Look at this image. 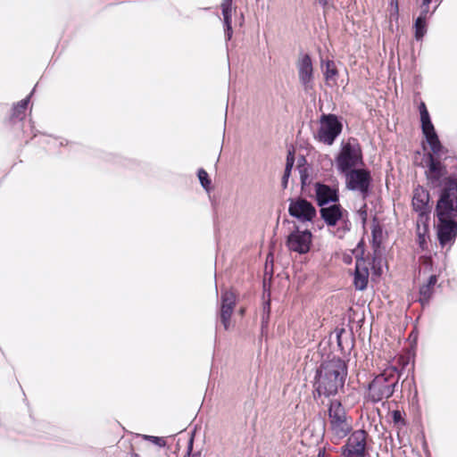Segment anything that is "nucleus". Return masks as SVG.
Here are the masks:
<instances>
[{
  "label": "nucleus",
  "instance_id": "1",
  "mask_svg": "<svg viewBox=\"0 0 457 457\" xmlns=\"http://www.w3.org/2000/svg\"><path fill=\"white\" fill-rule=\"evenodd\" d=\"M438 219L437 236L441 245L450 243L457 235V224L453 220L457 212V179H446L436 209Z\"/></svg>",
  "mask_w": 457,
  "mask_h": 457
},
{
  "label": "nucleus",
  "instance_id": "2",
  "mask_svg": "<svg viewBox=\"0 0 457 457\" xmlns=\"http://www.w3.org/2000/svg\"><path fill=\"white\" fill-rule=\"evenodd\" d=\"M347 376L345 362L340 358H332L323 362L317 370L314 388L319 396L329 397L343 387Z\"/></svg>",
  "mask_w": 457,
  "mask_h": 457
},
{
  "label": "nucleus",
  "instance_id": "3",
  "mask_svg": "<svg viewBox=\"0 0 457 457\" xmlns=\"http://www.w3.org/2000/svg\"><path fill=\"white\" fill-rule=\"evenodd\" d=\"M400 374L397 368L387 367L378 374L369 385L368 397L373 403L391 397L398 384Z\"/></svg>",
  "mask_w": 457,
  "mask_h": 457
},
{
  "label": "nucleus",
  "instance_id": "4",
  "mask_svg": "<svg viewBox=\"0 0 457 457\" xmlns=\"http://www.w3.org/2000/svg\"><path fill=\"white\" fill-rule=\"evenodd\" d=\"M330 429L337 439L345 437L352 430L351 420L346 416L345 411L338 401H331L328 408Z\"/></svg>",
  "mask_w": 457,
  "mask_h": 457
},
{
  "label": "nucleus",
  "instance_id": "5",
  "mask_svg": "<svg viewBox=\"0 0 457 457\" xmlns=\"http://www.w3.org/2000/svg\"><path fill=\"white\" fill-rule=\"evenodd\" d=\"M362 162L361 150L360 145L349 140L342 144L341 150L336 158V164L340 173H346Z\"/></svg>",
  "mask_w": 457,
  "mask_h": 457
},
{
  "label": "nucleus",
  "instance_id": "6",
  "mask_svg": "<svg viewBox=\"0 0 457 457\" xmlns=\"http://www.w3.org/2000/svg\"><path fill=\"white\" fill-rule=\"evenodd\" d=\"M342 129L343 124L335 114H323L320 119L315 138L320 143L332 145Z\"/></svg>",
  "mask_w": 457,
  "mask_h": 457
},
{
  "label": "nucleus",
  "instance_id": "7",
  "mask_svg": "<svg viewBox=\"0 0 457 457\" xmlns=\"http://www.w3.org/2000/svg\"><path fill=\"white\" fill-rule=\"evenodd\" d=\"M344 175L345 176L346 187L359 192L365 198L369 193L371 181L370 172L363 169H353Z\"/></svg>",
  "mask_w": 457,
  "mask_h": 457
},
{
  "label": "nucleus",
  "instance_id": "8",
  "mask_svg": "<svg viewBox=\"0 0 457 457\" xmlns=\"http://www.w3.org/2000/svg\"><path fill=\"white\" fill-rule=\"evenodd\" d=\"M312 238V235L309 230L295 229L288 235L287 246L290 251L304 254L310 250Z\"/></svg>",
  "mask_w": 457,
  "mask_h": 457
},
{
  "label": "nucleus",
  "instance_id": "9",
  "mask_svg": "<svg viewBox=\"0 0 457 457\" xmlns=\"http://www.w3.org/2000/svg\"><path fill=\"white\" fill-rule=\"evenodd\" d=\"M367 434L364 430L354 431L347 439L344 446L345 457H364Z\"/></svg>",
  "mask_w": 457,
  "mask_h": 457
},
{
  "label": "nucleus",
  "instance_id": "10",
  "mask_svg": "<svg viewBox=\"0 0 457 457\" xmlns=\"http://www.w3.org/2000/svg\"><path fill=\"white\" fill-rule=\"evenodd\" d=\"M429 194L421 187H417L413 190L412 207L419 213L418 222L425 223L428 220L430 212Z\"/></svg>",
  "mask_w": 457,
  "mask_h": 457
},
{
  "label": "nucleus",
  "instance_id": "11",
  "mask_svg": "<svg viewBox=\"0 0 457 457\" xmlns=\"http://www.w3.org/2000/svg\"><path fill=\"white\" fill-rule=\"evenodd\" d=\"M296 68L300 83L305 90L312 88L313 86V68L311 57L307 54L299 56Z\"/></svg>",
  "mask_w": 457,
  "mask_h": 457
},
{
  "label": "nucleus",
  "instance_id": "12",
  "mask_svg": "<svg viewBox=\"0 0 457 457\" xmlns=\"http://www.w3.org/2000/svg\"><path fill=\"white\" fill-rule=\"evenodd\" d=\"M288 212L291 216L302 221H311L316 215L315 208L305 199L298 198L289 204Z\"/></svg>",
  "mask_w": 457,
  "mask_h": 457
},
{
  "label": "nucleus",
  "instance_id": "13",
  "mask_svg": "<svg viewBox=\"0 0 457 457\" xmlns=\"http://www.w3.org/2000/svg\"><path fill=\"white\" fill-rule=\"evenodd\" d=\"M221 306L220 312V321L226 330L231 327V315L233 313L237 296L233 291L225 290L221 293Z\"/></svg>",
  "mask_w": 457,
  "mask_h": 457
},
{
  "label": "nucleus",
  "instance_id": "14",
  "mask_svg": "<svg viewBox=\"0 0 457 457\" xmlns=\"http://www.w3.org/2000/svg\"><path fill=\"white\" fill-rule=\"evenodd\" d=\"M320 216L328 227H332L336 226L339 221H344L346 224L347 212L340 204L335 203L321 207Z\"/></svg>",
  "mask_w": 457,
  "mask_h": 457
},
{
  "label": "nucleus",
  "instance_id": "15",
  "mask_svg": "<svg viewBox=\"0 0 457 457\" xmlns=\"http://www.w3.org/2000/svg\"><path fill=\"white\" fill-rule=\"evenodd\" d=\"M315 192L318 204L321 207L338 201L337 190L327 185L317 184Z\"/></svg>",
  "mask_w": 457,
  "mask_h": 457
},
{
  "label": "nucleus",
  "instance_id": "16",
  "mask_svg": "<svg viewBox=\"0 0 457 457\" xmlns=\"http://www.w3.org/2000/svg\"><path fill=\"white\" fill-rule=\"evenodd\" d=\"M446 174L445 168L441 162L429 154L428 169L426 171L428 179L434 185L438 186L441 179Z\"/></svg>",
  "mask_w": 457,
  "mask_h": 457
},
{
  "label": "nucleus",
  "instance_id": "17",
  "mask_svg": "<svg viewBox=\"0 0 457 457\" xmlns=\"http://www.w3.org/2000/svg\"><path fill=\"white\" fill-rule=\"evenodd\" d=\"M369 270L363 259H358L355 264L354 286L358 290H363L368 284Z\"/></svg>",
  "mask_w": 457,
  "mask_h": 457
},
{
  "label": "nucleus",
  "instance_id": "18",
  "mask_svg": "<svg viewBox=\"0 0 457 457\" xmlns=\"http://www.w3.org/2000/svg\"><path fill=\"white\" fill-rule=\"evenodd\" d=\"M221 10L225 26V36L229 40L233 34L231 26L232 0H222Z\"/></svg>",
  "mask_w": 457,
  "mask_h": 457
},
{
  "label": "nucleus",
  "instance_id": "19",
  "mask_svg": "<svg viewBox=\"0 0 457 457\" xmlns=\"http://www.w3.org/2000/svg\"><path fill=\"white\" fill-rule=\"evenodd\" d=\"M423 134L425 135L427 141L430 146L431 151L434 154H440L442 150V145L438 139V137L435 131L434 126H428L422 128Z\"/></svg>",
  "mask_w": 457,
  "mask_h": 457
},
{
  "label": "nucleus",
  "instance_id": "20",
  "mask_svg": "<svg viewBox=\"0 0 457 457\" xmlns=\"http://www.w3.org/2000/svg\"><path fill=\"white\" fill-rule=\"evenodd\" d=\"M437 278L436 275H432L429 277L428 281L426 285H423L420 289V302L421 304L428 303L432 294H433V287L436 284Z\"/></svg>",
  "mask_w": 457,
  "mask_h": 457
},
{
  "label": "nucleus",
  "instance_id": "21",
  "mask_svg": "<svg viewBox=\"0 0 457 457\" xmlns=\"http://www.w3.org/2000/svg\"><path fill=\"white\" fill-rule=\"evenodd\" d=\"M337 75V71L334 62L328 61L326 62V70L324 71V76H325L327 82L330 83L332 81L333 83H335Z\"/></svg>",
  "mask_w": 457,
  "mask_h": 457
},
{
  "label": "nucleus",
  "instance_id": "22",
  "mask_svg": "<svg viewBox=\"0 0 457 457\" xmlns=\"http://www.w3.org/2000/svg\"><path fill=\"white\" fill-rule=\"evenodd\" d=\"M414 28H415V37L418 40L421 39L427 31L426 20H424L423 17H418L415 21Z\"/></svg>",
  "mask_w": 457,
  "mask_h": 457
},
{
  "label": "nucleus",
  "instance_id": "23",
  "mask_svg": "<svg viewBox=\"0 0 457 457\" xmlns=\"http://www.w3.org/2000/svg\"><path fill=\"white\" fill-rule=\"evenodd\" d=\"M420 112L421 128H425L428 126L429 127V126L433 125L430 120L428 112L424 103L420 104Z\"/></svg>",
  "mask_w": 457,
  "mask_h": 457
},
{
  "label": "nucleus",
  "instance_id": "24",
  "mask_svg": "<svg viewBox=\"0 0 457 457\" xmlns=\"http://www.w3.org/2000/svg\"><path fill=\"white\" fill-rule=\"evenodd\" d=\"M293 165H294V158L287 156V164H286V168H285V171H284V176L282 178V185L284 187H287V179L290 176Z\"/></svg>",
  "mask_w": 457,
  "mask_h": 457
},
{
  "label": "nucleus",
  "instance_id": "25",
  "mask_svg": "<svg viewBox=\"0 0 457 457\" xmlns=\"http://www.w3.org/2000/svg\"><path fill=\"white\" fill-rule=\"evenodd\" d=\"M29 101V96L21 100L17 104V105L13 109V115L17 118H21V116L24 113L27 109L28 104Z\"/></svg>",
  "mask_w": 457,
  "mask_h": 457
},
{
  "label": "nucleus",
  "instance_id": "26",
  "mask_svg": "<svg viewBox=\"0 0 457 457\" xmlns=\"http://www.w3.org/2000/svg\"><path fill=\"white\" fill-rule=\"evenodd\" d=\"M198 179H199L203 187L205 189H208V187L211 184V180L208 178V173L204 170L200 169L198 170Z\"/></svg>",
  "mask_w": 457,
  "mask_h": 457
},
{
  "label": "nucleus",
  "instance_id": "27",
  "mask_svg": "<svg viewBox=\"0 0 457 457\" xmlns=\"http://www.w3.org/2000/svg\"><path fill=\"white\" fill-rule=\"evenodd\" d=\"M145 438L152 441L153 443H154L155 445H157L159 446H163L165 445V441L162 437L154 436H145Z\"/></svg>",
  "mask_w": 457,
  "mask_h": 457
},
{
  "label": "nucleus",
  "instance_id": "28",
  "mask_svg": "<svg viewBox=\"0 0 457 457\" xmlns=\"http://www.w3.org/2000/svg\"><path fill=\"white\" fill-rule=\"evenodd\" d=\"M430 3H425V0H422V4L420 5V14L419 17H423L424 20L427 19L428 12L429 11L428 4Z\"/></svg>",
  "mask_w": 457,
  "mask_h": 457
},
{
  "label": "nucleus",
  "instance_id": "29",
  "mask_svg": "<svg viewBox=\"0 0 457 457\" xmlns=\"http://www.w3.org/2000/svg\"><path fill=\"white\" fill-rule=\"evenodd\" d=\"M393 416H394V420L395 422H397L401 419V413L398 411H394Z\"/></svg>",
  "mask_w": 457,
  "mask_h": 457
},
{
  "label": "nucleus",
  "instance_id": "30",
  "mask_svg": "<svg viewBox=\"0 0 457 457\" xmlns=\"http://www.w3.org/2000/svg\"><path fill=\"white\" fill-rule=\"evenodd\" d=\"M419 243H420V247L424 248V244H425L424 236H421V235L419 236Z\"/></svg>",
  "mask_w": 457,
  "mask_h": 457
},
{
  "label": "nucleus",
  "instance_id": "31",
  "mask_svg": "<svg viewBox=\"0 0 457 457\" xmlns=\"http://www.w3.org/2000/svg\"><path fill=\"white\" fill-rule=\"evenodd\" d=\"M317 457H326V452L324 449H320Z\"/></svg>",
  "mask_w": 457,
  "mask_h": 457
},
{
  "label": "nucleus",
  "instance_id": "32",
  "mask_svg": "<svg viewBox=\"0 0 457 457\" xmlns=\"http://www.w3.org/2000/svg\"><path fill=\"white\" fill-rule=\"evenodd\" d=\"M316 3L321 6H325L327 4V0H316Z\"/></svg>",
  "mask_w": 457,
  "mask_h": 457
},
{
  "label": "nucleus",
  "instance_id": "33",
  "mask_svg": "<svg viewBox=\"0 0 457 457\" xmlns=\"http://www.w3.org/2000/svg\"><path fill=\"white\" fill-rule=\"evenodd\" d=\"M432 0H425V3H430Z\"/></svg>",
  "mask_w": 457,
  "mask_h": 457
},
{
  "label": "nucleus",
  "instance_id": "34",
  "mask_svg": "<svg viewBox=\"0 0 457 457\" xmlns=\"http://www.w3.org/2000/svg\"><path fill=\"white\" fill-rule=\"evenodd\" d=\"M135 457H138V455H137V454H135Z\"/></svg>",
  "mask_w": 457,
  "mask_h": 457
}]
</instances>
